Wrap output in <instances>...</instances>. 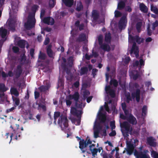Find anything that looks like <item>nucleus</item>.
Masks as SVG:
<instances>
[{
    "mask_svg": "<svg viewBox=\"0 0 158 158\" xmlns=\"http://www.w3.org/2000/svg\"><path fill=\"white\" fill-rule=\"evenodd\" d=\"M39 6L37 5H34L31 7L32 11L35 13L36 10L38 9Z\"/></svg>",
    "mask_w": 158,
    "mask_h": 158,
    "instance_id": "50",
    "label": "nucleus"
},
{
    "mask_svg": "<svg viewBox=\"0 0 158 158\" xmlns=\"http://www.w3.org/2000/svg\"><path fill=\"white\" fill-rule=\"evenodd\" d=\"M39 107L42 108L44 111H46V106L44 105H43L42 104H40L38 105V109L39 110Z\"/></svg>",
    "mask_w": 158,
    "mask_h": 158,
    "instance_id": "53",
    "label": "nucleus"
},
{
    "mask_svg": "<svg viewBox=\"0 0 158 158\" xmlns=\"http://www.w3.org/2000/svg\"><path fill=\"white\" fill-rule=\"evenodd\" d=\"M110 126L112 130H113L115 128V122L114 121H111L110 122Z\"/></svg>",
    "mask_w": 158,
    "mask_h": 158,
    "instance_id": "55",
    "label": "nucleus"
},
{
    "mask_svg": "<svg viewBox=\"0 0 158 158\" xmlns=\"http://www.w3.org/2000/svg\"><path fill=\"white\" fill-rule=\"evenodd\" d=\"M46 52L48 56L50 58H52L53 56V51L52 49V45L51 44H49L47 46Z\"/></svg>",
    "mask_w": 158,
    "mask_h": 158,
    "instance_id": "19",
    "label": "nucleus"
},
{
    "mask_svg": "<svg viewBox=\"0 0 158 158\" xmlns=\"http://www.w3.org/2000/svg\"><path fill=\"white\" fill-rule=\"evenodd\" d=\"M92 141L89 139H86L85 140L84 139H82L79 142V144H80V147H83V145H85V146L87 147L89 144H92Z\"/></svg>",
    "mask_w": 158,
    "mask_h": 158,
    "instance_id": "16",
    "label": "nucleus"
},
{
    "mask_svg": "<svg viewBox=\"0 0 158 158\" xmlns=\"http://www.w3.org/2000/svg\"><path fill=\"white\" fill-rule=\"evenodd\" d=\"M127 148H125L127 151V154L128 155H131L132 154L134 150L135 145L132 144L131 142H128L127 143Z\"/></svg>",
    "mask_w": 158,
    "mask_h": 158,
    "instance_id": "10",
    "label": "nucleus"
},
{
    "mask_svg": "<svg viewBox=\"0 0 158 158\" xmlns=\"http://www.w3.org/2000/svg\"><path fill=\"white\" fill-rule=\"evenodd\" d=\"M151 10L156 14H158V9L156 6H154L153 4L151 5Z\"/></svg>",
    "mask_w": 158,
    "mask_h": 158,
    "instance_id": "37",
    "label": "nucleus"
},
{
    "mask_svg": "<svg viewBox=\"0 0 158 158\" xmlns=\"http://www.w3.org/2000/svg\"><path fill=\"white\" fill-rule=\"evenodd\" d=\"M126 101L127 103H129L130 101H132V99H133L131 96L130 94H129L126 95Z\"/></svg>",
    "mask_w": 158,
    "mask_h": 158,
    "instance_id": "49",
    "label": "nucleus"
},
{
    "mask_svg": "<svg viewBox=\"0 0 158 158\" xmlns=\"http://www.w3.org/2000/svg\"><path fill=\"white\" fill-rule=\"evenodd\" d=\"M79 148L82 151V153H84L85 152H86L89 154H91V153L88 150H87V149L86 148L87 147L85 146V145H83V147H81L80 144H79Z\"/></svg>",
    "mask_w": 158,
    "mask_h": 158,
    "instance_id": "38",
    "label": "nucleus"
},
{
    "mask_svg": "<svg viewBox=\"0 0 158 158\" xmlns=\"http://www.w3.org/2000/svg\"><path fill=\"white\" fill-rule=\"evenodd\" d=\"M13 50L15 53H17L19 51V48L16 46H14L13 48Z\"/></svg>",
    "mask_w": 158,
    "mask_h": 158,
    "instance_id": "61",
    "label": "nucleus"
},
{
    "mask_svg": "<svg viewBox=\"0 0 158 158\" xmlns=\"http://www.w3.org/2000/svg\"><path fill=\"white\" fill-rule=\"evenodd\" d=\"M125 6V2L123 1H120L118 4L117 8L119 10H122L124 9Z\"/></svg>",
    "mask_w": 158,
    "mask_h": 158,
    "instance_id": "29",
    "label": "nucleus"
},
{
    "mask_svg": "<svg viewBox=\"0 0 158 158\" xmlns=\"http://www.w3.org/2000/svg\"><path fill=\"white\" fill-rule=\"evenodd\" d=\"M68 61L69 66H72L73 64V57L72 56L69 57L68 59Z\"/></svg>",
    "mask_w": 158,
    "mask_h": 158,
    "instance_id": "45",
    "label": "nucleus"
},
{
    "mask_svg": "<svg viewBox=\"0 0 158 158\" xmlns=\"http://www.w3.org/2000/svg\"><path fill=\"white\" fill-rule=\"evenodd\" d=\"M43 22L48 25H53L54 23V20L53 19L50 17L44 18L43 19Z\"/></svg>",
    "mask_w": 158,
    "mask_h": 158,
    "instance_id": "17",
    "label": "nucleus"
},
{
    "mask_svg": "<svg viewBox=\"0 0 158 158\" xmlns=\"http://www.w3.org/2000/svg\"><path fill=\"white\" fill-rule=\"evenodd\" d=\"M140 10L144 13H147L148 9L147 7L143 3H141L139 6Z\"/></svg>",
    "mask_w": 158,
    "mask_h": 158,
    "instance_id": "27",
    "label": "nucleus"
},
{
    "mask_svg": "<svg viewBox=\"0 0 158 158\" xmlns=\"http://www.w3.org/2000/svg\"><path fill=\"white\" fill-rule=\"evenodd\" d=\"M50 42V39L48 37H47L45 38V40L44 42V44L45 45L48 44Z\"/></svg>",
    "mask_w": 158,
    "mask_h": 158,
    "instance_id": "62",
    "label": "nucleus"
},
{
    "mask_svg": "<svg viewBox=\"0 0 158 158\" xmlns=\"http://www.w3.org/2000/svg\"><path fill=\"white\" fill-rule=\"evenodd\" d=\"M46 58V54L44 53L41 52V51H40V54L39 56V58L40 60H44Z\"/></svg>",
    "mask_w": 158,
    "mask_h": 158,
    "instance_id": "42",
    "label": "nucleus"
},
{
    "mask_svg": "<svg viewBox=\"0 0 158 158\" xmlns=\"http://www.w3.org/2000/svg\"><path fill=\"white\" fill-rule=\"evenodd\" d=\"M18 46L22 48H24L25 44V41L23 40H19L17 43Z\"/></svg>",
    "mask_w": 158,
    "mask_h": 158,
    "instance_id": "28",
    "label": "nucleus"
},
{
    "mask_svg": "<svg viewBox=\"0 0 158 158\" xmlns=\"http://www.w3.org/2000/svg\"><path fill=\"white\" fill-rule=\"evenodd\" d=\"M122 14L119 11L116 10L114 12V15L115 17L118 18L120 17Z\"/></svg>",
    "mask_w": 158,
    "mask_h": 158,
    "instance_id": "48",
    "label": "nucleus"
},
{
    "mask_svg": "<svg viewBox=\"0 0 158 158\" xmlns=\"http://www.w3.org/2000/svg\"><path fill=\"white\" fill-rule=\"evenodd\" d=\"M98 44L100 48L105 51H109L111 49L110 46L106 44H103V36L102 35H100L98 37Z\"/></svg>",
    "mask_w": 158,
    "mask_h": 158,
    "instance_id": "5",
    "label": "nucleus"
},
{
    "mask_svg": "<svg viewBox=\"0 0 158 158\" xmlns=\"http://www.w3.org/2000/svg\"><path fill=\"white\" fill-rule=\"evenodd\" d=\"M10 91L12 94H13L16 97L19 95V93L16 88H12L10 89Z\"/></svg>",
    "mask_w": 158,
    "mask_h": 158,
    "instance_id": "35",
    "label": "nucleus"
},
{
    "mask_svg": "<svg viewBox=\"0 0 158 158\" xmlns=\"http://www.w3.org/2000/svg\"><path fill=\"white\" fill-rule=\"evenodd\" d=\"M23 72L22 68V66L20 65H18L15 70H14V74L15 76V78L18 79L19 78Z\"/></svg>",
    "mask_w": 158,
    "mask_h": 158,
    "instance_id": "15",
    "label": "nucleus"
},
{
    "mask_svg": "<svg viewBox=\"0 0 158 158\" xmlns=\"http://www.w3.org/2000/svg\"><path fill=\"white\" fill-rule=\"evenodd\" d=\"M127 22V18L126 16H123L120 18L118 23V27L119 29L122 30L124 29L126 26V23Z\"/></svg>",
    "mask_w": 158,
    "mask_h": 158,
    "instance_id": "9",
    "label": "nucleus"
},
{
    "mask_svg": "<svg viewBox=\"0 0 158 158\" xmlns=\"http://www.w3.org/2000/svg\"><path fill=\"white\" fill-rule=\"evenodd\" d=\"M90 94V92L88 90H85L83 92V96L84 98H87Z\"/></svg>",
    "mask_w": 158,
    "mask_h": 158,
    "instance_id": "51",
    "label": "nucleus"
},
{
    "mask_svg": "<svg viewBox=\"0 0 158 158\" xmlns=\"http://www.w3.org/2000/svg\"><path fill=\"white\" fill-rule=\"evenodd\" d=\"M107 94H109L110 97L112 98H114L115 96V91L113 89L110 90V91L108 92Z\"/></svg>",
    "mask_w": 158,
    "mask_h": 158,
    "instance_id": "43",
    "label": "nucleus"
},
{
    "mask_svg": "<svg viewBox=\"0 0 158 158\" xmlns=\"http://www.w3.org/2000/svg\"><path fill=\"white\" fill-rule=\"evenodd\" d=\"M147 34L149 36H151L152 34V31L150 29V27L149 26V25L147 29Z\"/></svg>",
    "mask_w": 158,
    "mask_h": 158,
    "instance_id": "59",
    "label": "nucleus"
},
{
    "mask_svg": "<svg viewBox=\"0 0 158 158\" xmlns=\"http://www.w3.org/2000/svg\"><path fill=\"white\" fill-rule=\"evenodd\" d=\"M7 34V30L3 28L2 27L0 28V36L2 38H4L6 36Z\"/></svg>",
    "mask_w": 158,
    "mask_h": 158,
    "instance_id": "25",
    "label": "nucleus"
},
{
    "mask_svg": "<svg viewBox=\"0 0 158 158\" xmlns=\"http://www.w3.org/2000/svg\"><path fill=\"white\" fill-rule=\"evenodd\" d=\"M109 133V135L110 136H114L116 135V132L115 130H113Z\"/></svg>",
    "mask_w": 158,
    "mask_h": 158,
    "instance_id": "63",
    "label": "nucleus"
},
{
    "mask_svg": "<svg viewBox=\"0 0 158 158\" xmlns=\"http://www.w3.org/2000/svg\"><path fill=\"white\" fill-rule=\"evenodd\" d=\"M86 35L83 33L80 34L78 37L76 39V41L77 42H81L84 41L86 39Z\"/></svg>",
    "mask_w": 158,
    "mask_h": 158,
    "instance_id": "22",
    "label": "nucleus"
},
{
    "mask_svg": "<svg viewBox=\"0 0 158 158\" xmlns=\"http://www.w3.org/2000/svg\"><path fill=\"white\" fill-rule=\"evenodd\" d=\"M79 95L78 92H76L73 95L70 94L69 95V98L70 100L73 99L75 101V106L76 107L81 108L82 106V102L79 101Z\"/></svg>",
    "mask_w": 158,
    "mask_h": 158,
    "instance_id": "4",
    "label": "nucleus"
},
{
    "mask_svg": "<svg viewBox=\"0 0 158 158\" xmlns=\"http://www.w3.org/2000/svg\"><path fill=\"white\" fill-rule=\"evenodd\" d=\"M133 87L136 89L135 91L131 92V97L133 99L135 98L136 101L139 102L140 99V90L139 89V86L137 83H135L133 85Z\"/></svg>",
    "mask_w": 158,
    "mask_h": 158,
    "instance_id": "3",
    "label": "nucleus"
},
{
    "mask_svg": "<svg viewBox=\"0 0 158 158\" xmlns=\"http://www.w3.org/2000/svg\"><path fill=\"white\" fill-rule=\"evenodd\" d=\"M147 107L146 106L144 105L142 108V115L143 116L146 115L147 113Z\"/></svg>",
    "mask_w": 158,
    "mask_h": 158,
    "instance_id": "41",
    "label": "nucleus"
},
{
    "mask_svg": "<svg viewBox=\"0 0 158 158\" xmlns=\"http://www.w3.org/2000/svg\"><path fill=\"white\" fill-rule=\"evenodd\" d=\"M148 150H144L143 152L141 151H138L135 149L134 152V155L136 158H151L147 152Z\"/></svg>",
    "mask_w": 158,
    "mask_h": 158,
    "instance_id": "6",
    "label": "nucleus"
},
{
    "mask_svg": "<svg viewBox=\"0 0 158 158\" xmlns=\"http://www.w3.org/2000/svg\"><path fill=\"white\" fill-rule=\"evenodd\" d=\"M49 6L50 7H53L56 4L55 0H50L49 2Z\"/></svg>",
    "mask_w": 158,
    "mask_h": 158,
    "instance_id": "47",
    "label": "nucleus"
},
{
    "mask_svg": "<svg viewBox=\"0 0 158 158\" xmlns=\"http://www.w3.org/2000/svg\"><path fill=\"white\" fill-rule=\"evenodd\" d=\"M60 113L59 111H56L54 113V119H56L61 116Z\"/></svg>",
    "mask_w": 158,
    "mask_h": 158,
    "instance_id": "44",
    "label": "nucleus"
},
{
    "mask_svg": "<svg viewBox=\"0 0 158 158\" xmlns=\"http://www.w3.org/2000/svg\"><path fill=\"white\" fill-rule=\"evenodd\" d=\"M8 89V88L6 87L4 84L2 83H0V93L5 92Z\"/></svg>",
    "mask_w": 158,
    "mask_h": 158,
    "instance_id": "32",
    "label": "nucleus"
},
{
    "mask_svg": "<svg viewBox=\"0 0 158 158\" xmlns=\"http://www.w3.org/2000/svg\"><path fill=\"white\" fill-rule=\"evenodd\" d=\"M7 96L4 92L0 93V103L3 104L7 100Z\"/></svg>",
    "mask_w": 158,
    "mask_h": 158,
    "instance_id": "21",
    "label": "nucleus"
},
{
    "mask_svg": "<svg viewBox=\"0 0 158 158\" xmlns=\"http://www.w3.org/2000/svg\"><path fill=\"white\" fill-rule=\"evenodd\" d=\"M12 99L14 103V106L16 107L18 106L20 103V100L18 98L12 97Z\"/></svg>",
    "mask_w": 158,
    "mask_h": 158,
    "instance_id": "34",
    "label": "nucleus"
},
{
    "mask_svg": "<svg viewBox=\"0 0 158 158\" xmlns=\"http://www.w3.org/2000/svg\"><path fill=\"white\" fill-rule=\"evenodd\" d=\"M83 8V6L81 3H80L79 5H77V6L76 8V10L79 11H80Z\"/></svg>",
    "mask_w": 158,
    "mask_h": 158,
    "instance_id": "46",
    "label": "nucleus"
},
{
    "mask_svg": "<svg viewBox=\"0 0 158 158\" xmlns=\"http://www.w3.org/2000/svg\"><path fill=\"white\" fill-rule=\"evenodd\" d=\"M111 79L110 81V85H113L114 87H117L118 85V82L115 79H113L112 77L110 76Z\"/></svg>",
    "mask_w": 158,
    "mask_h": 158,
    "instance_id": "31",
    "label": "nucleus"
},
{
    "mask_svg": "<svg viewBox=\"0 0 158 158\" xmlns=\"http://www.w3.org/2000/svg\"><path fill=\"white\" fill-rule=\"evenodd\" d=\"M16 127H17L16 130H15L14 129L12 126H10V127L11 128L13 131L14 134H15V139L16 140H17L18 139H20L21 137V132H19V124H16Z\"/></svg>",
    "mask_w": 158,
    "mask_h": 158,
    "instance_id": "12",
    "label": "nucleus"
},
{
    "mask_svg": "<svg viewBox=\"0 0 158 158\" xmlns=\"http://www.w3.org/2000/svg\"><path fill=\"white\" fill-rule=\"evenodd\" d=\"M99 118L101 119V121L102 123L103 124L106 123V118L105 114L101 113L99 116Z\"/></svg>",
    "mask_w": 158,
    "mask_h": 158,
    "instance_id": "36",
    "label": "nucleus"
},
{
    "mask_svg": "<svg viewBox=\"0 0 158 158\" xmlns=\"http://www.w3.org/2000/svg\"><path fill=\"white\" fill-rule=\"evenodd\" d=\"M44 84L46 85H41L38 88L40 92H45L48 90L50 87L49 81H44Z\"/></svg>",
    "mask_w": 158,
    "mask_h": 158,
    "instance_id": "13",
    "label": "nucleus"
},
{
    "mask_svg": "<svg viewBox=\"0 0 158 158\" xmlns=\"http://www.w3.org/2000/svg\"><path fill=\"white\" fill-rule=\"evenodd\" d=\"M152 153L154 158H158V153L155 151H153Z\"/></svg>",
    "mask_w": 158,
    "mask_h": 158,
    "instance_id": "64",
    "label": "nucleus"
},
{
    "mask_svg": "<svg viewBox=\"0 0 158 158\" xmlns=\"http://www.w3.org/2000/svg\"><path fill=\"white\" fill-rule=\"evenodd\" d=\"M130 60V58L129 56L125 57L124 60H123L124 62L126 64H128Z\"/></svg>",
    "mask_w": 158,
    "mask_h": 158,
    "instance_id": "57",
    "label": "nucleus"
},
{
    "mask_svg": "<svg viewBox=\"0 0 158 158\" xmlns=\"http://www.w3.org/2000/svg\"><path fill=\"white\" fill-rule=\"evenodd\" d=\"M70 112L73 115L76 116L77 119L75 118L73 119V122L76 125H79L81 123L82 111L78 110L75 107H71Z\"/></svg>",
    "mask_w": 158,
    "mask_h": 158,
    "instance_id": "1",
    "label": "nucleus"
},
{
    "mask_svg": "<svg viewBox=\"0 0 158 158\" xmlns=\"http://www.w3.org/2000/svg\"><path fill=\"white\" fill-rule=\"evenodd\" d=\"M120 126L121 128V131H132V128H130L131 126L127 122L124 121L122 123H120Z\"/></svg>",
    "mask_w": 158,
    "mask_h": 158,
    "instance_id": "8",
    "label": "nucleus"
},
{
    "mask_svg": "<svg viewBox=\"0 0 158 158\" xmlns=\"http://www.w3.org/2000/svg\"><path fill=\"white\" fill-rule=\"evenodd\" d=\"M35 20L34 19L29 18L26 23L24 24V27L27 30H30L35 27Z\"/></svg>",
    "mask_w": 158,
    "mask_h": 158,
    "instance_id": "7",
    "label": "nucleus"
},
{
    "mask_svg": "<svg viewBox=\"0 0 158 158\" xmlns=\"http://www.w3.org/2000/svg\"><path fill=\"white\" fill-rule=\"evenodd\" d=\"M139 49L138 47L136 46V43L134 42L133 43L130 52V54L131 56L133 53L135 55L136 58L139 56Z\"/></svg>",
    "mask_w": 158,
    "mask_h": 158,
    "instance_id": "11",
    "label": "nucleus"
},
{
    "mask_svg": "<svg viewBox=\"0 0 158 158\" xmlns=\"http://www.w3.org/2000/svg\"><path fill=\"white\" fill-rule=\"evenodd\" d=\"M147 142L148 143L150 146L155 147L156 145V143L154 141V139L152 137H148L147 139Z\"/></svg>",
    "mask_w": 158,
    "mask_h": 158,
    "instance_id": "24",
    "label": "nucleus"
},
{
    "mask_svg": "<svg viewBox=\"0 0 158 158\" xmlns=\"http://www.w3.org/2000/svg\"><path fill=\"white\" fill-rule=\"evenodd\" d=\"M127 120L128 123L133 125H135L137 123L136 118L132 114L128 115Z\"/></svg>",
    "mask_w": 158,
    "mask_h": 158,
    "instance_id": "14",
    "label": "nucleus"
},
{
    "mask_svg": "<svg viewBox=\"0 0 158 158\" xmlns=\"http://www.w3.org/2000/svg\"><path fill=\"white\" fill-rule=\"evenodd\" d=\"M65 5L68 7H71L73 5V0H62Z\"/></svg>",
    "mask_w": 158,
    "mask_h": 158,
    "instance_id": "26",
    "label": "nucleus"
},
{
    "mask_svg": "<svg viewBox=\"0 0 158 158\" xmlns=\"http://www.w3.org/2000/svg\"><path fill=\"white\" fill-rule=\"evenodd\" d=\"M131 39L135 41L137 44H139L143 43L144 40L143 38H141L137 35L135 36H132L131 37Z\"/></svg>",
    "mask_w": 158,
    "mask_h": 158,
    "instance_id": "20",
    "label": "nucleus"
},
{
    "mask_svg": "<svg viewBox=\"0 0 158 158\" xmlns=\"http://www.w3.org/2000/svg\"><path fill=\"white\" fill-rule=\"evenodd\" d=\"M98 71V70L96 69H93L92 70V73L94 77L96 75V73Z\"/></svg>",
    "mask_w": 158,
    "mask_h": 158,
    "instance_id": "58",
    "label": "nucleus"
},
{
    "mask_svg": "<svg viewBox=\"0 0 158 158\" xmlns=\"http://www.w3.org/2000/svg\"><path fill=\"white\" fill-rule=\"evenodd\" d=\"M142 26V23L141 22H137L136 25V27L138 32L139 33L141 31V28Z\"/></svg>",
    "mask_w": 158,
    "mask_h": 158,
    "instance_id": "39",
    "label": "nucleus"
},
{
    "mask_svg": "<svg viewBox=\"0 0 158 158\" xmlns=\"http://www.w3.org/2000/svg\"><path fill=\"white\" fill-rule=\"evenodd\" d=\"M99 131L97 129L95 130L94 131V136L95 138H97L99 137Z\"/></svg>",
    "mask_w": 158,
    "mask_h": 158,
    "instance_id": "52",
    "label": "nucleus"
},
{
    "mask_svg": "<svg viewBox=\"0 0 158 158\" xmlns=\"http://www.w3.org/2000/svg\"><path fill=\"white\" fill-rule=\"evenodd\" d=\"M58 123L61 128L62 130L64 131L69 126L67 116L65 115L61 114L58 119Z\"/></svg>",
    "mask_w": 158,
    "mask_h": 158,
    "instance_id": "2",
    "label": "nucleus"
},
{
    "mask_svg": "<svg viewBox=\"0 0 158 158\" xmlns=\"http://www.w3.org/2000/svg\"><path fill=\"white\" fill-rule=\"evenodd\" d=\"M111 40V34L110 32L106 33L105 35V41L106 43L110 42Z\"/></svg>",
    "mask_w": 158,
    "mask_h": 158,
    "instance_id": "30",
    "label": "nucleus"
},
{
    "mask_svg": "<svg viewBox=\"0 0 158 158\" xmlns=\"http://www.w3.org/2000/svg\"><path fill=\"white\" fill-rule=\"evenodd\" d=\"M139 76V74L138 73L135 74H134L133 75V80H136L138 78Z\"/></svg>",
    "mask_w": 158,
    "mask_h": 158,
    "instance_id": "60",
    "label": "nucleus"
},
{
    "mask_svg": "<svg viewBox=\"0 0 158 158\" xmlns=\"http://www.w3.org/2000/svg\"><path fill=\"white\" fill-rule=\"evenodd\" d=\"M123 135V136L124 137H127L129 136V132H131V131H121Z\"/></svg>",
    "mask_w": 158,
    "mask_h": 158,
    "instance_id": "56",
    "label": "nucleus"
},
{
    "mask_svg": "<svg viewBox=\"0 0 158 158\" xmlns=\"http://www.w3.org/2000/svg\"><path fill=\"white\" fill-rule=\"evenodd\" d=\"M90 151L93 157H95V156L97 155V153L98 152V150L97 148H94L91 150H89Z\"/></svg>",
    "mask_w": 158,
    "mask_h": 158,
    "instance_id": "40",
    "label": "nucleus"
},
{
    "mask_svg": "<svg viewBox=\"0 0 158 158\" xmlns=\"http://www.w3.org/2000/svg\"><path fill=\"white\" fill-rule=\"evenodd\" d=\"M16 22L14 20H10L8 23V29L11 31L14 32L15 30Z\"/></svg>",
    "mask_w": 158,
    "mask_h": 158,
    "instance_id": "18",
    "label": "nucleus"
},
{
    "mask_svg": "<svg viewBox=\"0 0 158 158\" xmlns=\"http://www.w3.org/2000/svg\"><path fill=\"white\" fill-rule=\"evenodd\" d=\"M99 14L96 10H93L92 12V16L94 21H96L99 18Z\"/></svg>",
    "mask_w": 158,
    "mask_h": 158,
    "instance_id": "23",
    "label": "nucleus"
},
{
    "mask_svg": "<svg viewBox=\"0 0 158 158\" xmlns=\"http://www.w3.org/2000/svg\"><path fill=\"white\" fill-rule=\"evenodd\" d=\"M1 75L4 80H5L6 78L8 77L7 74L3 71L1 72Z\"/></svg>",
    "mask_w": 158,
    "mask_h": 158,
    "instance_id": "54",
    "label": "nucleus"
},
{
    "mask_svg": "<svg viewBox=\"0 0 158 158\" xmlns=\"http://www.w3.org/2000/svg\"><path fill=\"white\" fill-rule=\"evenodd\" d=\"M88 72V69L87 67H81L80 69V75H82L85 74H87Z\"/></svg>",
    "mask_w": 158,
    "mask_h": 158,
    "instance_id": "33",
    "label": "nucleus"
}]
</instances>
